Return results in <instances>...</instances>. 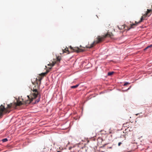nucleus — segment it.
Instances as JSON below:
<instances>
[{"instance_id": "nucleus-1", "label": "nucleus", "mask_w": 152, "mask_h": 152, "mask_svg": "<svg viewBox=\"0 0 152 152\" xmlns=\"http://www.w3.org/2000/svg\"><path fill=\"white\" fill-rule=\"evenodd\" d=\"M13 107V104L12 103L7 104V107L6 108L1 104L0 107V117L3 115L4 113H9L10 111V109Z\"/></svg>"}, {"instance_id": "nucleus-2", "label": "nucleus", "mask_w": 152, "mask_h": 152, "mask_svg": "<svg viewBox=\"0 0 152 152\" xmlns=\"http://www.w3.org/2000/svg\"><path fill=\"white\" fill-rule=\"evenodd\" d=\"M31 90L33 91L32 95V96H33V98L30 101V102H29V103H31L32 101H33L34 99H35L37 97H38V98L35 100L34 103V104H37L40 101V98L41 97V95L39 92L38 91L37 89L34 88L33 89H31Z\"/></svg>"}, {"instance_id": "nucleus-3", "label": "nucleus", "mask_w": 152, "mask_h": 152, "mask_svg": "<svg viewBox=\"0 0 152 152\" xmlns=\"http://www.w3.org/2000/svg\"><path fill=\"white\" fill-rule=\"evenodd\" d=\"M108 36H110L108 34L105 35L104 36H98L96 40L94 41L93 43H92L88 47V48H91L93 47L94 45V43L97 44L102 41L104 39L107 37Z\"/></svg>"}, {"instance_id": "nucleus-4", "label": "nucleus", "mask_w": 152, "mask_h": 152, "mask_svg": "<svg viewBox=\"0 0 152 152\" xmlns=\"http://www.w3.org/2000/svg\"><path fill=\"white\" fill-rule=\"evenodd\" d=\"M143 20V17L142 16L140 20L138 22H137L136 21L135 22V23H133L132 24H130V27L128 29V30L130 29L131 28H134V26H136L137 25L141 23Z\"/></svg>"}, {"instance_id": "nucleus-5", "label": "nucleus", "mask_w": 152, "mask_h": 152, "mask_svg": "<svg viewBox=\"0 0 152 152\" xmlns=\"http://www.w3.org/2000/svg\"><path fill=\"white\" fill-rule=\"evenodd\" d=\"M70 48L73 50V51L74 52H76L77 53H79L80 52H83L84 51V50L83 49H81L79 48L78 47L77 48H73L71 46H70Z\"/></svg>"}, {"instance_id": "nucleus-6", "label": "nucleus", "mask_w": 152, "mask_h": 152, "mask_svg": "<svg viewBox=\"0 0 152 152\" xmlns=\"http://www.w3.org/2000/svg\"><path fill=\"white\" fill-rule=\"evenodd\" d=\"M79 84H78L76 85L72 86L70 87L72 88H77L79 86Z\"/></svg>"}, {"instance_id": "nucleus-7", "label": "nucleus", "mask_w": 152, "mask_h": 152, "mask_svg": "<svg viewBox=\"0 0 152 152\" xmlns=\"http://www.w3.org/2000/svg\"><path fill=\"white\" fill-rule=\"evenodd\" d=\"M151 12H152V10H148V9L147 10V13H146V15H147V16H149L151 14H150V15H148V14L150 13Z\"/></svg>"}, {"instance_id": "nucleus-8", "label": "nucleus", "mask_w": 152, "mask_h": 152, "mask_svg": "<svg viewBox=\"0 0 152 152\" xmlns=\"http://www.w3.org/2000/svg\"><path fill=\"white\" fill-rule=\"evenodd\" d=\"M152 47V44L151 45H150L146 47L144 49V50L145 51L146 49L148 48H150Z\"/></svg>"}, {"instance_id": "nucleus-9", "label": "nucleus", "mask_w": 152, "mask_h": 152, "mask_svg": "<svg viewBox=\"0 0 152 152\" xmlns=\"http://www.w3.org/2000/svg\"><path fill=\"white\" fill-rule=\"evenodd\" d=\"M114 73V72H109L108 73L107 75L108 76H111Z\"/></svg>"}, {"instance_id": "nucleus-10", "label": "nucleus", "mask_w": 152, "mask_h": 152, "mask_svg": "<svg viewBox=\"0 0 152 152\" xmlns=\"http://www.w3.org/2000/svg\"><path fill=\"white\" fill-rule=\"evenodd\" d=\"M27 97H28V99H29V101L28 102H27V103H29V102H30V101L33 98V97H31V98H30L29 96L28 95Z\"/></svg>"}, {"instance_id": "nucleus-11", "label": "nucleus", "mask_w": 152, "mask_h": 152, "mask_svg": "<svg viewBox=\"0 0 152 152\" xmlns=\"http://www.w3.org/2000/svg\"><path fill=\"white\" fill-rule=\"evenodd\" d=\"M8 140L7 138H4V139H2V141L3 142H7V141Z\"/></svg>"}, {"instance_id": "nucleus-12", "label": "nucleus", "mask_w": 152, "mask_h": 152, "mask_svg": "<svg viewBox=\"0 0 152 152\" xmlns=\"http://www.w3.org/2000/svg\"><path fill=\"white\" fill-rule=\"evenodd\" d=\"M130 84V83H129V82H126L125 83L124 85V86H126L127 85H128L129 84Z\"/></svg>"}, {"instance_id": "nucleus-13", "label": "nucleus", "mask_w": 152, "mask_h": 152, "mask_svg": "<svg viewBox=\"0 0 152 152\" xmlns=\"http://www.w3.org/2000/svg\"><path fill=\"white\" fill-rule=\"evenodd\" d=\"M65 50L66 51L69 52V51L68 50V48H65Z\"/></svg>"}, {"instance_id": "nucleus-14", "label": "nucleus", "mask_w": 152, "mask_h": 152, "mask_svg": "<svg viewBox=\"0 0 152 152\" xmlns=\"http://www.w3.org/2000/svg\"><path fill=\"white\" fill-rule=\"evenodd\" d=\"M48 73V72H46L44 73H42V74L43 75V76H44L46 74H47V73Z\"/></svg>"}, {"instance_id": "nucleus-15", "label": "nucleus", "mask_w": 152, "mask_h": 152, "mask_svg": "<svg viewBox=\"0 0 152 152\" xmlns=\"http://www.w3.org/2000/svg\"><path fill=\"white\" fill-rule=\"evenodd\" d=\"M55 64V63H53L51 64V66H54Z\"/></svg>"}, {"instance_id": "nucleus-16", "label": "nucleus", "mask_w": 152, "mask_h": 152, "mask_svg": "<svg viewBox=\"0 0 152 152\" xmlns=\"http://www.w3.org/2000/svg\"><path fill=\"white\" fill-rule=\"evenodd\" d=\"M131 86H130L126 90V91H127V90H129L130 89V88H131Z\"/></svg>"}, {"instance_id": "nucleus-17", "label": "nucleus", "mask_w": 152, "mask_h": 152, "mask_svg": "<svg viewBox=\"0 0 152 152\" xmlns=\"http://www.w3.org/2000/svg\"><path fill=\"white\" fill-rule=\"evenodd\" d=\"M121 142H119L118 143V145L119 146H120L121 145Z\"/></svg>"}, {"instance_id": "nucleus-18", "label": "nucleus", "mask_w": 152, "mask_h": 152, "mask_svg": "<svg viewBox=\"0 0 152 152\" xmlns=\"http://www.w3.org/2000/svg\"><path fill=\"white\" fill-rule=\"evenodd\" d=\"M139 114V113H137V114H136L135 115H136V116H137Z\"/></svg>"}, {"instance_id": "nucleus-19", "label": "nucleus", "mask_w": 152, "mask_h": 152, "mask_svg": "<svg viewBox=\"0 0 152 152\" xmlns=\"http://www.w3.org/2000/svg\"><path fill=\"white\" fill-rule=\"evenodd\" d=\"M37 87L38 88L39 87V86H37Z\"/></svg>"}, {"instance_id": "nucleus-20", "label": "nucleus", "mask_w": 152, "mask_h": 152, "mask_svg": "<svg viewBox=\"0 0 152 152\" xmlns=\"http://www.w3.org/2000/svg\"><path fill=\"white\" fill-rule=\"evenodd\" d=\"M58 61H60V60L59 59H58Z\"/></svg>"}]
</instances>
